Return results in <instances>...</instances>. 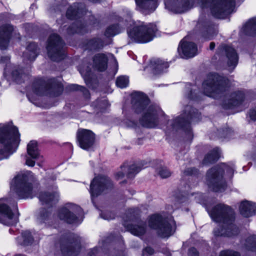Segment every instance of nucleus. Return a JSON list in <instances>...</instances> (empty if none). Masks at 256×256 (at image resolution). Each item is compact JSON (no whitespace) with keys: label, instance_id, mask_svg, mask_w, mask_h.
<instances>
[{"label":"nucleus","instance_id":"obj_1","mask_svg":"<svg viewBox=\"0 0 256 256\" xmlns=\"http://www.w3.org/2000/svg\"><path fill=\"white\" fill-rule=\"evenodd\" d=\"M208 212L214 222L222 224L220 228L214 230L216 236L232 237L238 234L239 229L234 224L235 214L230 206L219 204Z\"/></svg>","mask_w":256,"mask_h":256},{"label":"nucleus","instance_id":"obj_2","mask_svg":"<svg viewBox=\"0 0 256 256\" xmlns=\"http://www.w3.org/2000/svg\"><path fill=\"white\" fill-rule=\"evenodd\" d=\"M150 103L148 97L144 93L136 92L132 94V104L133 110L136 113L146 112L140 120L142 126L148 128H154L159 123L160 117L163 115L162 110L156 106H147Z\"/></svg>","mask_w":256,"mask_h":256},{"label":"nucleus","instance_id":"obj_3","mask_svg":"<svg viewBox=\"0 0 256 256\" xmlns=\"http://www.w3.org/2000/svg\"><path fill=\"white\" fill-rule=\"evenodd\" d=\"M20 134L18 128L6 124L0 128V160L8 158L17 148Z\"/></svg>","mask_w":256,"mask_h":256},{"label":"nucleus","instance_id":"obj_4","mask_svg":"<svg viewBox=\"0 0 256 256\" xmlns=\"http://www.w3.org/2000/svg\"><path fill=\"white\" fill-rule=\"evenodd\" d=\"M234 166L233 164H222L210 170L206 174L208 186L216 192H222L226 190V184L223 178L224 171L230 177L234 174Z\"/></svg>","mask_w":256,"mask_h":256},{"label":"nucleus","instance_id":"obj_5","mask_svg":"<svg viewBox=\"0 0 256 256\" xmlns=\"http://www.w3.org/2000/svg\"><path fill=\"white\" fill-rule=\"evenodd\" d=\"M200 119V113L198 110L190 105L185 106L182 114L173 120L168 122L172 126V130H182L190 136H192L190 124L192 122H198Z\"/></svg>","mask_w":256,"mask_h":256},{"label":"nucleus","instance_id":"obj_6","mask_svg":"<svg viewBox=\"0 0 256 256\" xmlns=\"http://www.w3.org/2000/svg\"><path fill=\"white\" fill-rule=\"evenodd\" d=\"M228 80L225 77L216 74L208 76L202 84L204 94L210 97L218 98L226 90Z\"/></svg>","mask_w":256,"mask_h":256},{"label":"nucleus","instance_id":"obj_7","mask_svg":"<svg viewBox=\"0 0 256 256\" xmlns=\"http://www.w3.org/2000/svg\"><path fill=\"white\" fill-rule=\"evenodd\" d=\"M158 28L154 24H145L144 22L136 24L127 32L132 42L146 43L152 40L156 36Z\"/></svg>","mask_w":256,"mask_h":256},{"label":"nucleus","instance_id":"obj_8","mask_svg":"<svg viewBox=\"0 0 256 256\" xmlns=\"http://www.w3.org/2000/svg\"><path fill=\"white\" fill-rule=\"evenodd\" d=\"M202 8L210 7L212 14L218 18H224L232 12L235 6L234 0H198Z\"/></svg>","mask_w":256,"mask_h":256},{"label":"nucleus","instance_id":"obj_9","mask_svg":"<svg viewBox=\"0 0 256 256\" xmlns=\"http://www.w3.org/2000/svg\"><path fill=\"white\" fill-rule=\"evenodd\" d=\"M149 226L156 230L158 236L161 238H168L175 231L176 222L173 220H168L161 215L154 214L150 217Z\"/></svg>","mask_w":256,"mask_h":256},{"label":"nucleus","instance_id":"obj_10","mask_svg":"<svg viewBox=\"0 0 256 256\" xmlns=\"http://www.w3.org/2000/svg\"><path fill=\"white\" fill-rule=\"evenodd\" d=\"M33 176L30 171L24 174L17 175L11 184V189L14 190L20 198H32V185L30 178Z\"/></svg>","mask_w":256,"mask_h":256},{"label":"nucleus","instance_id":"obj_11","mask_svg":"<svg viewBox=\"0 0 256 256\" xmlns=\"http://www.w3.org/2000/svg\"><path fill=\"white\" fill-rule=\"evenodd\" d=\"M34 92L38 95H42L48 91L54 96L60 95L64 90L62 84L56 79L53 78L46 82L42 79L36 80L32 85Z\"/></svg>","mask_w":256,"mask_h":256},{"label":"nucleus","instance_id":"obj_12","mask_svg":"<svg viewBox=\"0 0 256 256\" xmlns=\"http://www.w3.org/2000/svg\"><path fill=\"white\" fill-rule=\"evenodd\" d=\"M64 43L57 34H52L48 38L46 48L48 57L53 61H60L64 58Z\"/></svg>","mask_w":256,"mask_h":256},{"label":"nucleus","instance_id":"obj_13","mask_svg":"<svg viewBox=\"0 0 256 256\" xmlns=\"http://www.w3.org/2000/svg\"><path fill=\"white\" fill-rule=\"evenodd\" d=\"M80 248V240L76 235L68 234L62 238L60 250L63 256H76Z\"/></svg>","mask_w":256,"mask_h":256},{"label":"nucleus","instance_id":"obj_14","mask_svg":"<svg viewBox=\"0 0 256 256\" xmlns=\"http://www.w3.org/2000/svg\"><path fill=\"white\" fill-rule=\"evenodd\" d=\"M82 208L75 204L68 203L60 208L58 213L60 219L68 224L80 223L79 218L82 214Z\"/></svg>","mask_w":256,"mask_h":256},{"label":"nucleus","instance_id":"obj_15","mask_svg":"<svg viewBox=\"0 0 256 256\" xmlns=\"http://www.w3.org/2000/svg\"><path fill=\"white\" fill-rule=\"evenodd\" d=\"M113 188V184L110 178L106 176H96L90 184V192L92 200L102 193H106Z\"/></svg>","mask_w":256,"mask_h":256},{"label":"nucleus","instance_id":"obj_16","mask_svg":"<svg viewBox=\"0 0 256 256\" xmlns=\"http://www.w3.org/2000/svg\"><path fill=\"white\" fill-rule=\"evenodd\" d=\"M128 214H130V219L135 222L134 224H127L124 222V226L132 234L136 236L144 235L146 231V222L138 219L139 210L137 208H130L128 210Z\"/></svg>","mask_w":256,"mask_h":256},{"label":"nucleus","instance_id":"obj_17","mask_svg":"<svg viewBox=\"0 0 256 256\" xmlns=\"http://www.w3.org/2000/svg\"><path fill=\"white\" fill-rule=\"evenodd\" d=\"M217 54L220 56H225L228 69L232 71L236 66L238 56L236 50L230 46L222 44L218 48Z\"/></svg>","mask_w":256,"mask_h":256},{"label":"nucleus","instance_id":"obj_18","mask_svg":"<svg viewBox=\"0 0 256 256\" xmlns=\"http://www.w3.org/2000/svg\"><path fill=\"white\" fill-rule=\"evenodd\" d=\"M194 0H165L166 8L174 13H182L192 8Z\"/></svg>","mask_w":256,"mask_h":256},{"label":"nucleus","instance_id":"obj_19","mask_svg":"<svg viewBox=\"0 0 256 256\" xmlns=\"http://www.w3.org/2000/svg\"><path fill=\"white\" fill-rule=\"evenodd\" d=\"M18 222V216L7 205L6 200L0 198V222L7 226L13 225Z\"/></svg>","mask_w":256,"mask_h":256},{"label":"nucleus","instance_id":"obj_20","mask_svg":"<svg viewBox=\"0 0 256 256\" xmlns=\"http://www.w3.org/2000/svg\"><path fill=\"white\" fill-rule=\"evenodd\" d=\"M76 138L80 146L84 150H88L94 143L95 135L90 130L78 129L76 132Z\"/></svg>","mask_w":256,"mask_h":256},{"label":"nucleus","instance_id":"obj_21","mask_svg":"<svg viewBox=\"0 0 256 256\" xmlns=\"http://www.w3.org/2000/svg\"><path fill=\"white\" fill-rule=\"evenodd\" d=\"M126 16L125 18L124 22L123 18H120L119 24H113L108 26L105 32V36L107 37H110L115 36L121 32L124 26H128L134 23L132 20V14L130 12L126 11Z\"/></svg>","mask_w":256,"mask_h":256},{"label":"nucleus","instance_id":"obj_22","mask_svg":"<svg viewBox=\"0 0 256 256\" xmlns=\"http://www.w3.org/2000/svg\"><path fill=\"white\" fill-rule=\"evenodd\" d=\"M148 164L144 162H140L136 164H132L128 167L126 166L125 164L121 166L122 172H118L116 174L117 179L122 178L124 176V172L127 170L126 176L128 178H133L139 172L142 168L147 167Z\"/></svg>","mask_w":256,"mask_h":256},{"label":"nucleus","instance_id":"obj_23","mask_svg":"<svg viewBox=\"0 0 256 256\" xmlns=\"http://www.w3.org/2000/svg\"><path fill=\"white\" fill-rule=\"evenodd\" d=\"M178 52L182 58H191L198 54L196 45L192 42L182 40L178 48Z\"/></svg>","mask_w":256,"mask_h":256},{"label":"nucleus","instance_id":"obj_24","mask_svg":"<svg viewBox=\"0 0 256 256\" xmlns=\"http://www.w3.org/2000/svg\"><path fill=\"white\" fill-rule=\"evenodd\" d=\"M86 12V6L83 3H74L67 10L66 16L68 18L77 20Z\"/></svg>","mask_w":256,"mask_h":256},{"label":"nucleus","instance_id":"obj_25","mask_svg":"<svg viewBox=\"0 0 256 256\" xmlns=\"http://www.w3.org/2000/svg\"><path fill=\"white\" fill-rule=\"evenodd\" d=\"M244 98V95L243 92H234L230 94L228 99L224 102L223 108L225 109H230L238 106L242 103Z\"/></svg>","mask_w":256,"mask_h":256},{"label":"nucleus","instance_id":"obj_26","mask_svg":"<svg viewBox=\"0 0 256 256\" xmlns=\"http://www.w3.org/2000/svg\"><path fill=\"white\" fill-rule=\"evenodd\" d=\"M12 28L10 25H4L0 27V48L6 49L10 39Z\"/></svg>","mask_w":256,"mask_h":256},{"label":"nucleus","instance_id":"obj_27","mask_svg":"<svg viewBox=\"0 0 256 256\" xmlns=\"http://www.w3.org/2000/svg\"><path fill=\"white\" fill-rule=\"evenodd\" d=\"M150 66L152 73L156 75L166 72V70L169 67V64L168 62L159 58H153L150 61Z\"/></svg>","mask_w":256,"mask_h":256},{"label":"nucleus","instance_id":"obj_28","mask_svg":"<svg viewBox=\"0 0 256 256\" xmlns=\"http://www.w3.org/2000/svg\"><path fill=\"white\" fill-rule=\"evenodd\" d=\"M58 194L56 191L53 192H42L38 196L39 200L42 205L46 204L50 206L58 202Z\"/></svg>","mask_w":256,"mask_h":256},{"label":"nucleus","instance_id":"obj_29","mask_svg":"<svg viewBox=\"0 0 256 256\" xmlns=\"http://www.w3.org/2000/svg\"><path fill=\"white\" fill-rule=\"evenodd\" d=\"M239 208L240 214L246 218L256 214V206L250 202H242Z\"/></svg>","mask_w":256,"mask_h":256},{"label":"nucleus","instance_id":"obj_30","mask_svg":"<svg viewBox=\"0 0 256 256\" xmlns=\"http://www.w3.org/2000/svg\"><path fill=\"white\" fill-rule=\"evenodd\" d=\"M39 53V48L35 42H30L27 46L26 50L24 52V60L26 59L30 62L35 60Z\"/></svg>","mask_w":256,"mask_h":256},{"label":"nucleus","instance_id":"obj_31","mask_svg":"<svg viewBox=\"0 0 256 256\" xmlns=\"http://www.w3.org/2000/svg\"><path fill=\"white\" fill-rule=\"evenodd\" d=\"M137 6L142 10H148L152 12L158 6V0H135Z\"/></svg>","mask_w":256,"mask_h":256},{"label":"nucleus","instance_id":"obj_32","mask_svg":"<svg viewBox=\"0 0 256 256\" xmlns=\"http://www.w3.org/2000/svg\"><path fill=\"white\" fill-rule=\"evenodd\" d=\"M108 60L104 54H98L93 58L94 66L99 71H104L107 68Z\"/></svg>","mask_w":256,"mask_h":256},{"label":"nucleus","instance_id":"obj_33","mask_svg":"<svg viewBox=\"0 0 256 256\" xmlns=\"http://www.w3.org/2000/svg\"><path fill=\"white\" fill-rule=\"evenodd\" d=\"M68 32L70 34H84L88 32V29L86 24L81 20H76L68 28Z\"/></svg>","mask_w":256,"mask_h":256},{"label":"nucleus","instance_id":"obj_34","mask_svg":"<svg viewBox=\"0 0 256 256\" xmlns=\"http://www.w3.org/2000/svg\"><path fill=\"white\" fill-rule=\"evenodd\" d=\"M18 243L22 246H28L32 244L34 238L29 230H25L22 232L21 236L16 239Z\"/></svg>","mask_w":256,"mask_h":256},{"label":"nucleus","instance_id":"obj_35","mask_svg":"<svg viewBox=\"0 0 256 256\" xmlns=\"http://www.w3.org/2000/svg\"><path fill=\"white\" fill-rule=\"evenodd\" d=\"M220 150L218 148H214L204 157L202 164H212L216 162L220 158Z\"/></svg>","mask_w":256,"mask_h":256},{"label":"nucleus","instance_id":"obj_36","mask_svg":"<svg viewBox=\"0 0 256 256\" xmlns=\"http://www.w3.org/2000/svg\"><path fill=\"white\" fill-rule=\"evenodd\" d=\"M27 152L28 155L34 160L38 159L40 156L38 148L37 142L35 140H31L27 146Z\"/></svg>","mask_w":256,"mask_h":256},{"label":"nucleus","instance_id":"obj_37","mask_svg":"<svg viewBox=\"0 0 256 256\" xmlns=\"http://www.w3.org/2000/svg\"><path fill=\"white\" fill-rule=\"evenodd\" d=\"M12 77L18 84L24 82L28 78L27 75L24 72L23 70L19 66L15 67L12 72Z\"/></svg>","mask_w":256,"mask_h":256},{"label":"nucleus","instance_id":"obj_38","mask_svg":"<svg viewBox=\"0 0 256 256\" xmlns=\"http://www.w3.org/2000/svg\"><path fill=\"white\" fill-rule=\"evenodd\" d=\"M186 89L188 92L186 94L188 98L195 100H199V94H202L200 92L196 86H192L190 84H187Z\"/></svg>","mask_w":256,"mask_h":256},{"label":"nucleus","instance_id":"obj_39","mask_svg":"<svg viewBox=\"0 0 256 256\" xmlns=\"http://www.w3.org/2000/svg\"><path fill=\"white\" fill-rule=\"evenodd\" d=\"M244 28L247 35L256 36V18L250 20Z\"/></svg>","mask_w":256,"mask_h":256},{"label":"nucleus","instance_id":"obj_40","mask_svg":"<svg viewBox=\"0 0 256 256\" xmlns=\"http://www.w3.org/2000/svg\"><path fill=\"white\" fill-rule=\"evenodd\" d=\"M246 250L256 251V235H252L247 238L244 244Z\"/></svg>","mask_w":256,"mask_h":256},{"label":"nucleus","instance_id":"obj_41","mask_svg":"<svg viewBox=\"0 0 256 256\" xmlns=\"http://www.w3.org/2000/svg\"><path fill=\"white\" fill-rule=\"evenodd\" d=\"M87 46L90 50H96L103 48V41L100 38H93L87 42Z\"/></svg>","mask_w":256,"mask_h":256},{"label":"nucleus","instance_id":"obj_42","mask_svg":"<svg viewBox=\"0 0 256 256\" xmlns=\"http://www.w3.org/2000/svg\"><path fill=\"white\" fill-rule=\"evenodd\" d=\"M68 90H72V91H76L79 90L81 92L84 96L86 98H89L90 94L88 90L85 87L76 84H71L68 86L66 88Z\"/></svg>","mask_w":256,"mask_h":256},{"label":"nucleus","instance_id":"obj_43","mask_svg":"<svg viewBox=\"0 0 256 256\" xmlns=\"http://www.w3.org/2000/svg\"><path fill=\"white\" fill-rule=\"evenodd\" d=\"M51 214L49 210L42 209L38 216V220L40 223L49 224L51 220Z\"/></svg>","mask_w":256,"mask_h":256},{"label":"nucleus","instance_id":"obj_44","mask_svg":"<svg viewBox=\"0 0 256 256\" xmlns=\"http://www.w3.org/2000/svg\"><path fill=\"white\" fill-rule=\"evenodd\" d=\"M234 134V132L230 128L218 130L217 136L220 138H231Z\"/></svg>","mask_w":256,"mask_h":256},{"label":"nucleus","instance_id":"obj_45","mask_svg":"<svg viewBox=\"0 0 256 256\" xmlns=\"http://www.w3.org/2000/svg\"><path fill=\"white\" fill-rule=\"evenodd\" d=\"M204 27L207 32V34H206L205 33H204L202 35V36L206 39H212L214 36L213 33L214 31V28L213 25L211 24H210L208 22H206L204 24Z\"/></svg>","mask_w":256,"mask_h":256},{"label":"nucleus","instance_id":"obj_46","mask_svg":"<svg viewBox=\"0 0 256 256\" xmlns=\"http://www.w3.org/2000/svg\"><path fill=\"white\" fill-rule=\"evenodd\" d=\"M128 78L126 76H119L116 80V86L122 88L126 87L128 84Z\"/></svg>","mask_w":256,"mask_h":256},{"label":"nucleus","instance_id":"obj_47","mask_svg":"<svg viewBox=\"0 0 256 256\" xmlns=\"http://www.w3.org/2000/svg\"><path fill=\"white\" fill-rule=\"evenodd\" d=\"M158 175L162 178H166L170 177L172 172L166 167H160L156 170Z\"/></svg>","mask_w":256,"mask_h":256},{"label":"nucleus","instance_id":"obj_48","mask_svg":"<svg viewBox=\"0 0 256 256\" xmlns=\"http://www.w3.org/2000/svg\"><path fill=\"white\" fill-rule=\"evenodd\" d=\"M184 176H196L198 174V170L194 168H188L183 172Z\"/></svg>","mask_w":256,"mask_h":256},{"label":"nucleus","instance_id":"obj_49","mask_svg":"<svg viewBox=\"0 0 256 256\" xmlns=\"http://www.w3.org/2000/svg\"><path fill=\"white\" fill-rule=\"evenodd\" d=\"M100 216L102 218L106 220H112L114 219L115 217L114 213L108 211L102 212L100 214Z\"/></svg>","mask_w":256,"mask_h":256},{"label":"nucleus","instance_id":"obj_50","mask_svg":"<svg viewBox=\"0 0 256 256\" xmlns=\"http://www.w3.org/2000/svg\"><path fill=\"white\" fill-rule=\"evenodd\" d=\"M220 256H240V254L237 252L226 250L222 251Z\"/></svg>","mask_w":256,"mask_h":256},{"label":"nucleus","instance_id":"obj_51","mask_svg":"<svg viewBox=\"0 0 256 256\" xmlns=\"http://www.w3.org/2000/svg\"><path fill=\"white\" fill-rule=\"evenodd\" d=\"M97 102L98 106L101 108H106L109 105L108 100L104 98L98 100Z\"/></svg>","mask_w":256,"mask_h":256},{"label":"nucleus","instance_id":"obj_52","mask_svg":"<svg viewBox=\"0 0 256 256\" xmlns=\"http://www.w3.org/2000/svg\"><path fill=\"white\" fill-rule=\"evenodd\" d=\"M80 72L81 74L84 77V80H86V79L87 78H88L90 76V74L91 70H90V68H88L86 70V72L84 70V68H80Z\"/></svg>","mask_w":256,"mask_h":256},{"label":"nucleus","instance_id":"obj_53","mask_svg":"<svg viewBox=\"0 0 256 256\" xmlns=\"http://www.w3.org/2000/svg\"><path fill=\"white\" fill-rule=\"evenodd\" d=\"M188 256H199V254L196 248H191L188 250Z\"/></svg>","mask_w":256,"mask_h":256},{"label":"nucleus","instance_id":"obj_54","mask_svg":"<svg viewBox=\"0 0 256 256\" xmlns=\"http://www.w3.org/2000/svg\"><path fill=\"white\" fill-rule=\"evenodd\" d=\"M99 252L98 248L96 247L88 252V256H97Z\"/></svg>","mask_w":256,"mask_h":256},{"label":"nucleus","instance_id":"obj_55","mask_svg":"<svg viewBox=\"0 0 256 256\" xmlns=\"http://www.w3.org/2000/svg\"><path fill=\"white\" fill-rule=\"evenodd\" d=\"M249 116L251 120L256 121V108L251 110L249 112Z\"/></svg>","mask_w":256,"mask_h":256},{"label":"nucleus","instance_id":"obj_56","mask_svg":"<svg viewBox=\"0 0 256 256\" xmlns=\"http://www.w3.org/2000/svg\"><path fill=\"white\" fill-rule=\"evenodd\" d=\"M154 250L151 247H146L145 248V249L143 250L142 254L144 256L146 253H147L148 254L150 255H152L154 254Z\"/></svg>","mask_w":256,"mask_h":256},{"label":"nucleus","instance_id":"obj_57","mask_svg":"<svg viewBox=\"0 0 256 256\" xmlns=\"http://www.w3.org/2000/svg\"><path fill=\"white\" fill-rule=\"evenodd\" d=\"M26 164L28 166H34L35 164V162L31 159L30 157H26Z\"/></svg>","mask_w":256,"mask_h":256},{"label":"nucleus","instance_id":"obj_58","mask_svg":"<svg viewBox=\"0 0 256 256\" xmlns=\"http://www.w3.org/2000/svg\"><path fill=\"white\" fill-rule=\"evenodd\" d=\"M216 44L214 42H211L210 44V50H213L215 48Z\"/></svg>","mask_w":256,"mask_h":256},{"label":"nucleus","instance_id":"obj_59","mask_svg":"<svg viewBox=\"0 0 256 256\" xmlns=\"http://www.w3.org/2000/svg\"><path fill=\"white\" fill-rule=\"evenodd\" d=\"M202 16H200L198 20V24H202Z\"/></svg>","mask_w":256,"mask_h":256},{"label":"nucleus","instance_id":"obj_60","mask_svg":"<svg viewBox=\"0 0 256 256\" xmlns=\"http://www.w3.org/2000/svg\"><path fill=\"white\" fill-rule=\"evenodd\" d=\"M253 142L254 143V145L256 146V137L254 138V140H253Z\"/></svg>","mask_w":256,"mask_h":256},{"label":"nucleus","instance_id":"obj_61","mask_svg":"<svg viewBox=\"0 0 256 256\" xmlns=\"http://www.w3.org/2000/svg\"><path fill=\"white\" fill-rule=\"evenodd\" d=\"M16 256H25L24 254H18L16 255Z\"/></svg>","mask_w":256,"mask_h":256},{"label":"nucleus","instance_id":"obj_62","mask_svg":"<svg viewBox=\"0 0 256 256\" xmlns=\"http://www.w3.org/2000/svg\"><path fill=\"white\" fill-rule=\"evenodd\" d=\"M135 124H135V123H134V122H132V124L131 125V126H135Z\"/></svg>","mask_w":256,"mask_h":256},{"label":"nucleus","instance_id":"obj_63","mask_svg":"<svg viewBox=\"0 0 256 256\" xmlns=\"http://www.w3.org/2000/svg\"><path fill=\"white\" fill-rule=\"evenodd\" d=\"M16 210H17V206H16Z\"/></svg>","mask_w":256,"mask_h":256}]
</instances>
